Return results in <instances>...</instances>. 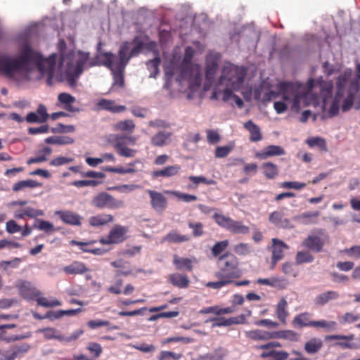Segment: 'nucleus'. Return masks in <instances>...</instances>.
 <instances>
[{"label": "nucleus", "instance_id": "nucleus-32", "mask_svg": "<svg viewBox=\"0 0 360 360\" xmlns=\"http://www.w3.org/2000/svg\"><path fill=\"white\" fill-rule=\"evenodd\" d=\"M228 354L226 349L219 347L212 353H207L200 356L197 360H224Z\"/></svg>", "mask_w": 360, "mask_h": 360}, {"label": "nucleus", "instance_id": "nucleus-35", "mask_svg": "<svg viewBox=\"0 0 360 360\" xmlns=\"http://www.w3.org/2000/svg\"><path fill=\"white\" fill-rule=\"evenodd\" d=\"M113 221V216L107 214H100L89 218V224L91 226H103Z\"/></svg>", "mask_w": 360, "mask_h": 360}, {"label": "nucleus", "instance_id": "nucleus-36", "mask_svg": "<svg viewBox=\"0 0 360 360\" xmlns=\"http://www.w3.org/2000/svg\"><path fill=\"white\" fill-rule=\"evenodd\" d=\"M269 220L274 225L285 228L289 224V220L284 217V214L278 211L273 212L269 217Z\"/></svg>", "mask_w": 360, "mask_h": 360}, {"label": "nucleus", "instance_id": "nucleus-14", "mask_svg": "<svg viewBox=\"0 0 360 360\" xmlns=\"http://www.w3.org/2000/svg\"><path fill=\"white\" fill-rule=\"evenodd\" d=\"M289 247L283 241L278 239H272V256H271V268L273 269L277 262L281 260L284 256V250L288 249Z\"/></svg>", "mask_w": 360, "mask_h": 360}, {"label": "nucleus", "instance_id": "nucleus-34", "mask_svg": "<svg viewBox=\"0 0 360 360\" xmlns=\"http://www.w3.org/2000/svg\"><path fill=\"white\" fill-rule=\"evenodd\" d=\"M173 264L176 269L182 271L187 270L191 271L193 270V264L191 259L188 258L180 257L176 255H174Z\"/></svg>", "mask_w": 360, "mask_h": 360}, {"label": "nucleus", "instance_id": "nucleus-30", "mask_svg": "<svg viewBox=\"0 0 360 360\" xmlns=\"http://www.w3.org/2000/svg\"><path fill=\"white\" fill-rule=\"evenodd\" d=\"M340 297L337 291L328 290L318 295L315 298V304L319 306H323L331 300L338 299Z\"/></svg>", "mask_w": 360, "mask_h": 360}, {"label": "nucleus", "instance_id": "nucleus-38", "mask_svg": "<svg viewBox=\"0 0 360 360\" xmlns=\"http://www.w3.org/2000/svg\"><path fill=\"white\" fill-rule=\"evenodd\" d=\"M74 139L66 136H53L45 139L44 142L47 144L68 145L74 143Z\"/></svg>", "mask_w": 360, "mask_h": 360}, {"label": "nucleus", "instance_id": "nucleus-10", "mask_svg": "<svg viewBox=\"0 0 360 360\" xmlns=\"http://www.w3.org/2000/svg\"><path fill=\"white\" fill-rule=\"evenodd\" d=\"M91 205L98 209H115L122 207L124 202L115 199L112 195L106 192H101L93 198Z\"/></svg>", "mask_w": 360, "mask_h": 360}, {"label": "nucleus", "instance_id": "nucleus-27", "mask_svg": "<svg viewBox=\"0 0 360 360\" xmlns=\"http://www.w3.org/2000/svg\"><path fill=\"white\" fill-rule=\"evenodd\" d=\"M171 136V132L161 131L151 137L150 142L155 147H162L170 142Z\"/></svg>", "mask_w": 360, "mask_h": 360}, {"label": "nucleus", "instance_id": "nucleus-58", "mask_svg": "<svg viewBox=\"0 0 360 360\" xmlns=\"http://www.w3.org/2000/svg\"><path fill=\"white\" fill-rule=\"evenodd\" d=\"M341 252L347 255L350 257L359 259L360 258V245H354L349 248H345L341 250Z\"/></svg>", "mask_w": 360, "mask_h": 360}, {"label": "nucleus", "instance_id": "nucleus-47", "mask_svg": "<svg viewBox=\"0 0 360 360\" xmlns=\"http://www.w3.org/2000/svg\"><path fill=\"white\" fill-rule=\"evenodd\" d=\"M337 323L333 321L319 320V321H311L310 327L316 328H325V329H335L336 328Z\"/></svg>", "mask_w": 360, "mask_h": 360}, {"label": "nucleus", "instance_id": "nucleus-19", "mask_svg": "<svg viewBox=\"0 0 360 360\" xmlns=\"http://www.w3.org/2000/svg\"><path fill=\"white\" fill-rule=\"evenodd\" d=\"M218 70V57L208 56L206 59L205 79L207 82H212Z\"/></svg>", "mask_w": 360, "mask_h": 360}, {"label": "nucleus", "instance_id": "nucleus-54", "mask_svg": "<svg viewBox=\"0 0 360 360\" xmlns=\"http://www.w3.org/2000/svg\"><path fill=\"white\" fill-rule=\"evenodd\" d=\"M34 316L39 319H49L51 321L59 319L63 317L62 310L49 311L44 316L34 314Z\"/></svg>", "mask_w": 360, "mask_h": 360}, {"label": "nucleus", "instance_id": "nucleus-7", "mask_svg": "<svg viewBox=\"0 0 360 360\" xmlns=\"http://www.w3.org/2000/svg\"><path fill=\"white\" fill-rule=\"evenodd\" d=\"M22 69V53L17 57L0 56V74L8 78H13Z\"/></svg>", "mask_w": 360, "mask_h": 360}, {"label": "nucleus", "instance_id": "nucleus-15", "mask_svg": "<svg viewBox=\"0 0 360 360\" xmlns=\"http://www.w3.org/2000/svg\"><path fill=\"white\" fill-rule=\"evenodd\" d=\"M148 193L150 198V204L153 209L158 212H163L167 207V198L160 192L148 190Z\"/></svg>", "mask_w": 360, "mask_h": 360}, {"label": "nucleus", "instance_id": "nucleus-44", "mask_svg": "<svg viewBox=\"0 0 360 360\" xmlns=\"http://www.w3.org/2000/svg\"><path fill=\"white\" fill-rule=\"evenodd\" d=\"M161 63L160 58L156 56L153 59L146 63L147 68L150 71V77H155L159 72V65Z\"/></svg>", "mask_w": 360, "mask_h": 360}, {"label": "nucleus", "instance_id": "nucleus-8", "mask_svg": "<svg viewBox=\"0 0 360 360\" xmlns=\"http://www.w3.org/2000/svg\"><path fill=\"white\" fill-rule=\"evenodd\" d=\"M213 219L219 226L233 234H246L250 231V228L242 221L233 220L229 217L215 213Z\"/></svg>", "mask_w": 360, "mask_h": 360}, {"label": "nucleus", "instance_id": "nucleus-53", "mask_svg": "<svg viewBox=\"0 0 360 360\" xmlns=\"http://www.w3.org/2000/svg\"><path fill=\"white\" fill-rule=\"evenodd\" d=\"M229 245L227 240L217 242L212 248V253L214 257L219 256Z\"/></svg>", "mask_w": 360, "mask_h": 360}, {"label": "nucleus", "instance_id": "nucleus-2", "mask_svg": "<svg viewBox=\"0 0 360 360\" xmlns=\"http://www.w3.org/2000/svg\"><path fill=\"white\" fill-rule=\"evenodd\" d=\"M57 55L53 53L48 58L32 50L24 40V72L38 70L41 75H46V84H53Z\"/></svg>", "mask_w": 360, "mask_h": 360}, {"label": "nucleus", "instance_id": "nucleus-29", "mask_svg": "<svg viewBox=\"0 0 360 360\" xmlns=\"http://www.w3.org/2000/svg\"><path fill=\"white\" fill-rule=\"evenodd\" d=\"M323 345L322 340L319 338H312L305 342L304 349L307 354H315L321 349Z\"/></svg>", "mask_w": 360, "mask_h": 360}, {"label": "nucleus", "instance_id": "nucleus-51", "mask_svg": "<svg viewBox=\"0 0 360 360\" xmlns=\"http://www.w3.org/2000/svg\"><path fill=\"white\" fill-rule=\"evenodd\" d=\"M342 97V96L335 94L334 100L331 103L328 112V116L330 117H333L338 114L340 109V103L341 101Z\"/></svg>", "mask_w": 360, "mask_h": 360}, {"label": "nucleus", "instance_id": "nucleus-52", "mask_svg": "<svg viewBox=\"0 0 360 360\" xmlns=\"http://www.w3.org/2000/svg\"><path fill=\"white\" fill-rule=\"evenodd\" d=\"M234 252L242 256H245L250 253L251 248L248 243H240L233 247Z\"/></svg>", "mask_w": 360, "mask_h": 360}, {"label": "nucleus", "instance_id": "nucleus-12", "mask_svg": "<svg viewBox=\"0 0 360 360\" xmlns=\"http://www.w3.org/2000/svg\"><path fill=\"white\" fill-rule=\"evenodd\" d=\"M127 232V227L117 224L110 230L107 238H102L99 241L103 245L118 244L126 239L125 235Z\"/></svg>", "mask_w": 360, "mask_h": 360}, {"label": "nucleus", "instance_id": "nucleus-28", "mask_svg": "<svg viewBox=\"0 0 360 360\" xmlns=\"http://www.w3.org/2000/svg\"><path fill=\"white\" fill-rule=\"evenodd\" d=\"M260 169L263 175L268 179H274L279 174L278 165L271 162H263L261 165Z\"/></svg>", "mask_w": 360, "mask_h": 360}, {"label": "nucleus", "instance_id": "nucleus-63", "mask_svg": "<svg viewBox=\"0 0 360 360\" xmlns=\"http://www.w3.org/2000/svg\"><path fill=\"white\" fill-rule=\"evenodd\" d=\"M98 184L99 182L95 180H78L72 182L71 185L81 188L84 186H96Z\"/></svg>", "mask_w": 360, "mask_h": 360}, {"label": "nucleus", "instance_id": "nucleus-55", "mask_svg": "<svg viewBox=\"0 0 360 360\" xmlns=\"http://www.w3.org/2000/svg\"><path fill=\"white\" fill-rule=\"evenodd\" d=\"M207 142L210 144H216L219 142L221 136L217 130L207 129L206 131Z\"/></svg>", "mask_w": 360, "mask_h": 360}, {"label": "nucleus", "instance_id": "nucleus-17", "mask_svg": "<svg viewBox=\"0 0 360 360\" xmlns=\"http://www.w3.org/2000/svg\"><path fill=\"white\" fill-rule=\"evenodd\" d=\"M245 317L243 315L237 317H231L226 319L225 317H214L207 320L205 322L212 321V328L221 327V326H229L233 324L243 323Z\"/></svg>", "mask_w": 360, "mask_h": 360}, {"label": "nucleus", "instance_id": "nucleus-48", "mask_svg": "<svg viewBox=\"0 0 360 360\" xmlns=\"http://www.w3.org/2000/svg\"><path fill=\"white\" fill-rule=\"evenodd\" d=\"M320 215L319 211L316 212H307L301 214L298 218L303 224H307L309 223H316V219Z\"/></svg>", "mask_w": 360, "mask_h": 360}, {"label": "nucleus", "instance_id": "nucleus-61", "mask_svg": "<svg viewBox=\"0 0 360 360\" xmlns=\"http://www.w3.org/2000/svg\"><path fill=\"white\" fill-rule=\"evenodd\" d=\"M139 160H136L133 162H130L128 164V168H124L123 167H116V173L124 174H134L136 172V169L134 168V166L136 163H139Z\"/></svg>", "mask_w": 360, "mask_h": 360}, {"label": "nucleus", "instance_id": "nucleus-16", "mask_svg": "<svg viewBox=\"0 0 360 360\" xmlns=\"http://www.w3.org/2000/svg\"><path fill=\"white\" fill-rule=\"evenodd\" d=\"M285 154V150L280 146L269 145L262 150L257 152L255 157L259 160H266L274 156H280Z\"/></svg>", "mask_w": 360, "mask_h": 360}, {"label": "nucleus", "instance_id": "nucleus-24", "mask_svg": "<svg viewBox=\"0 0 360 360\" xmlns=\"http://www.w3.org/2000/svg\"><path fill=\"white\" fill-rule=\"evenodd\" d=\"M181 169V167L179 165L167 166L162 169L154 171L152 173V177L153 179L162 177H172L177 175Z\"/></svg>", "mask_w": 360, "mask_h": 360}, {"label": "nucleus", "instance_id": "nucleus-18", "mask_svg": "<svg viewBox=\"0 0 360 360\" xmlns=\"http://www.w3.org/2000/svg\"><path fill=\"white\" fill-rule=\"evenodd\" d=\"M96 107L98 110H107L112 113H120L126 110L124 105H117L115 101L105 98L100 99L96 103Z\"/></svg>", "mask_w": 360, "mask_h": 360}, {"label": "nucleus", "instance_id": "nucleus-31", "mask_svg": "<svg viewBox=\"0 0 360 360\" xmlns=\"http://www.w3.org/2000/svg\"><path fill=\"white\" fill-rule=\"evenodd\" d=\"M311 314L309 312H303L297 314L294 317L292 323L295 328H302L304 327H310L311 322Z\"/></svg>", "mask_w": 360, "mask_h": 360}, {"label": "nucleus", "instance_id": "nucleus-3", "mask_svg": "<svg viewBox=\"0 0 360 360\" xmlns=\"http://www.w3.org/2000/svg\"><path fill=\"white\" fill-rule=\"evenodd\" d=\"M89 59V53L81 51L77 52V57L74 60L73 53L61 54L60 58V66L66 65L65 74L68 84L75 87L77 85V80L84 71V68Z\"/></svg>", "mask_w": 360, "mask_h": 360}, {"label": "nucleus", "instance_id": "nucleus-21", "mask_svg": "<svg viewBox=\"0 0 360 360\" xmlns=\"http://www.w3.org/2000/svg\"><path fill=\"white\" fill-rule=\"evenodd\" d=\"M168 281L172 285L181 289L187 288L190 283L188 277L183 274L174 273L168 276Z\"/></svg>", "mask_w": 360, "mask_h": 360}, {"label": "nucleus", "instance_id": "nucleus-11", "mask_svg": "<svg viewBox=\"0 0 360 360\" xmlns=\"http://www.w3.org/2000/svg\"><path fill=\"white\" fill-rule=\"evenodd\" d=\"M39 295L40 292L37 289L28 288L24 282V299L34 300L36 298L37 304L44 307H55L62 304L61 302L57 299L49 300L47 298Z\"/></svg>", "mask_w": 360, "mask_h": 360}, {"label": "nucleus", "instance_id": "nucleus-20", "mask_svg": "<svg viewBox=\"0 0 360 360\" xmlns=\"http://www.w3.org/2000/svg\"><path fill=\"white\" fill-rule=\"evenodd\" d=\"M56 215L59 216L60 219L65 223L72 226L81 225V217L71 211H56Z\"/></svg>", "mask_w": 360, "mask_h": 360}, {"label": "nucleus", "instance_id": "nucleus-60", "mask_svg": "<svg viewBox=\"0 0 360 360\" xmlns=\"http://www.w3.org/2000/svg\"><path fill=\"white\" fill-rule=\"evenodd\" d=\"M233 150V146H218L215 150V157L217 158H223L226 157Z\"/></svg>", "mask_w": 360, "mask_h": 360}, {"label": "nucleus", "instance_id": "nucleus-1", "mask_svg": "<svg viewBox=\"0 0 360 360\" xmlns=\"http://www.w3.org/2000/svg\"><path fill=\"white\" fill-rule=\"evenodd\" d=\"M143 43L139 37H135L131 42H123L119 49L117 58L111 52H100L95 58L96 61L90 63V66L103 65L110 70L113 75V84L123 87L124 71L131 58L139 56L143 50Z\"/></svg>", "mask_w": 360, "mask_h": 360}, {"label": "nucleus", "instance_id": "nucleus-37", "mask_svg": "<svg viewBox=\"0 0 360 360\" xmlns=\"http://www.w3.org/2000/svg\"><path fill=\"white\" fill-rule=\"evenodd\" d=\"M188 180L192 183L186 186L188 190L196 189L200 184H205L207 185H212L215 184V181L212 179H208L202 176H189Z\"/></svg>", "mask_w": 360, "mask_h": 360}, {"label": "nucleus", "instance_id": "nucleus-41", "mask_svg": "<svg viewBox=\"0 0 360 360\" xmlns=\"http://www.w3.org/2000/svg\"><path fill=\"white\" fill-rule=\"evenodd\" d=\"M115 130L131 133L135 129V124L131 120L117 122L113 126Z\"/></svg>", "mask_w": 360, "mask_h": 360}, {"label": "nucleus", "instance_id": "nucleus-26", "mask_svg": "<svg viewBox=\"0 0 360 360\" xmlns=\"http://www.w3.org/2000/svg\"><path fill=\"white\" fill-rule=\"evenodd\" d=\"M63 271L66 274L76 275L83 274L89 271V269L84 263L79 261H74L70 264L64 266Z\"/></svg>", "mask_w": 360, "mask_h": 360}, {"label": "nucleus", "instance_id": "nucleus-50", "mask_svg": "<svg viewBox=\"0 0 360 360\" xmlns=\"http://www.w3.org/2000/svg\"><path fill=\"white\" fill-rule=\"evenodd\" d=\"M307 144L310 147L318 146L323 151H327V144L324 139L321 137H313L307 139Z\"/></svg>", "mask_w": 360, "mask_h": 360}, {"label": "nucleus", "instance_id": "nucleus-56", "mask_svg": "<svg viewBox=\"0 0 360 360\" xmlns=\"http://www.w3.org/2000/svg\"><path fill=\"white\" fill-rule=\"evenodd\" d=\"M188 225L193 230V235L195 237H200L203 235V224L201 222H188Z\"/></svg>", "mask_w": 360, "mask_h": 360}, {"label": "nucleus", "instance_id": "nucleus-57", "mask_svg": "<svg viewBox=\"0 0 360 360\" xmlns=\"http://www.w3.org/2000/svg\"><path fill=\"white\" fill-rule=\"evenodd\" d=\"M73 160H74V159L71 158L58 156V157H56V158H53V160H51V162H49V165L51 166L58 167V166H61V165L72 162Z\"/></svg>", "mask_w": 360, "mask_h": 360}, {"label": "nucleus", "instance_id": "nucleus-42", "mask_svg": "<svg viewBox=\"0 0 360 360\" xmlns=\"http://www.w3.org/2000/svg\"><path fill=\"white\" fill-rule=\"evenodd\" d=\"M314 260V256L307 250L299 251L295 255V263L297 265L311 263Z\"/></svg>", "mask_w": 360, "mask_h": 360}, {"label": "nucleus", "instance_id": "nucleus-45", "mask_svg": "<svg viewBox=\"0 0 360 360\" xmlns=\"http://www.w3.org/2000/svg\"><path fill=\"white\" fill-rule=\"evenodd\" d=\"M165 193L176 197L179 200L185 202H191L197 200L198 197L195 195L181 193L176 191H166Z\"/></svg>", "mask_w": 360, "mask_h": 360}, {"label": "nucleus", "instance_id": "nucleus-62", "mask_svg": "<svg viewBox=\"0 0 360 360\" xmlns=\"http://www.w3.org/2000/svg\"><path fill=\"white\" fill-rule=\"evenodd\" d=\"M355 96L353 93H349L342 105V110L347 112L352 107Z\"/></svg>", "mask_w": 360, "mask_h": 360}, {"label": "nucleus", "instance_id": "nucleus-23", "mask_svg": "<svg viewBox=\"0 0 360 360\" xmlns=\"http://www.w3.org/2000/svg\"><path fill=\"white\" fill-rule=\"evenodd\" d=\"M245 336L255 341H264L273 339V332L255 329L245 332Z\"/></svg>", "mask_w": 360, "mask_h": 360}, {"label": "nucleus", "instance_id": "nucleus-40", "mask_svg": "<svg viewBox=\"0 0 360 360\" xmlns=\"http://www.w3.org/2000/svg\"><path fill=\"white\" fill-rule=\"evenodd\" d=\"M190 240V237L187 235H181L178 233L176 231H169L164 238V240L174 243H180L183 242H186Z\"/></svg>", "mask_w": 360, "mask_h": 360}, {"label": "nucleus", "instance_id": "nucleus-9", "mask_svg": "<svg viewBox=\"0 0 360 360\" xmlns=\"http://www.w3.org/2000/svg\"><path fill=\"white\" fill-rule=\"evenodd\" d=\"M328 237L323 233V230L317 231L316 234L309 235L303 241L302 246L314 252H321L328 240Z\"/></svg>", "mask_w": 360, "mask_h": 360}, {"label": "nucleus", "instance_id": "nucleus-43", "mask_svg": "<svg viewBox=\"0 0 360 360\" xmlns=\"http://www.w3.org/2000/svg\"><path fill=\"white\" fill-rule=\"evenodd\" d=\"M350 74L345 72L343 74H341L337 78L336 86H337V92L336 95H339L340 96H343L344 89L347 83V81L349 78Z\"/></svg>", "mask_w": 360, "mask_h": 360}, {"label": "nucleus", "instance_id": "nucleus-46", "mask_svg": "<svg viewBox=\"0 0 360 360\" xmlns=\"http://www.w3.org/2000/svg\"><path fill=\"white\" fill-rule=\"evenodd\" d=\"M41 331L43 333L44 338L47 340L56 339L60 341L65 340V336L60 334L56 328H46L41 329Z\"/></svg>", "mask_w": 360, "mask_h": 360}, {"label": "nucleus", "instance_id": "nucleus-13", "mask_svg": "<svg viewBox=\"0 0 360 360\" xmlns=\"http://www.w3.org/2000/svg\"><path fill=\"white\" fill-rule=\"evenodd\" d=\"M110 141L113 143V147L120 156L133 158L136 154V150L127 147L124 136L111 135Z\"/></svg>", "mask_w": 360, "mask_h": 360}, {"label": "nucleus", "instance_id": "nucleus-33", "mask_svg": "<svg viewBox=\"0 0 360 360\" xmlns=\"http://www.w3.org/2000/svg\"><path fill=\"white\" fill-rule=\"evenodd\" d=\"M300 335L292 330L273 331V339H283L292 342H297Z\"/></svg>", "mask_w": 360, "mask_h": 360}, {"label": "nucleus", "instance_id": "nucleus-25", "mask_svg": "<svg viewBox=\"0 0 360 360\" xmlns=\"http://www.w3.org/2000/svg\"><path fill=\"white\" fill-rule=\"evenodd\" d=\"M58 101L63 104V108L68 112H79L78 108L72 106V103L76 101L75 98L68 93H60L58 96Z\"/></svg>", "mask_w": 360, "mask_h": 360}, {"label": "nucleus", "instance_id": "nucleus-6", "mask_svg": "<svg viewBox=\"0 0 360 360\" xmlns=\"http://www.w3.org/2000/svg\"><path fill=\"white\" fill-rule=\"evenodd\" d=\"M245 76L246 70L244 68L227 64L223 68L219 84H225L235 91H238L243 84Z\"/></svg>", "mask_w": 360, "mask_h": 360}, {"label": "nucleus", "instance_id": "nucleus-64", "mask_svg": "<svg viewBox=\"0 0 360 360\" xmlns=\"http://www.w3.org/2000/svg\"><path fill=\"white\" fill-rule=\"evenodd\" d=\"M27 131L29 134L31 135L46 134L49 131V126L48 124H44L38 127H30Z\"/></svg>", "mask_w": 360, "mask_h": 360}, {"label": "nucleus", "instance_id": "nucleus-39", "mask_svg": "<svg viewBox=\"0 0 360 360\" xmlns=\"http://www.w3.org/2000/svg\"><path fill=\"white\" fill-rule=\"evenodd\" d=\"M288 302L285 299L282 298L278 303L276 309V315L278 319L282 322L285 323L286 318L288 316L287 311Z\"/></svg>", "mask_w": 360, "mask_h": 360}, {"label": "nucleus", "instance_id": "nucleus-4", "mask_svg": "<svg viewBox=\"0 0 360 360\" xmlns=\"http://www.w3.org/2000/svg\"><path fill=\"white\" fill-rule=\"evenodd\" d=\"M219 271L215 276L218 278H225L229 282L233 283L235 278H238L242 275V271L239 268L238 258L231 253L226 252L219 257Z\"/></svg>", "mask_w": 360, "mask_h": 360}, {"label": "nucleus", "instance_id": "nucleus-49", "mask_svg": "<svg viewBox=\"0 0 360 360\" xmlns=\"http://www.w3.org/2000/svg\"><path fill=\"white\" fill-rule=\"evenodd\" d=\"M21 263V259L15 258L11 261H1L0 262V267L4 271L11 272L13 269H16L20 266Z\"/></svg>", "mask_w": 360, "mask_h": 360}, {"label": "nucleus", "instance_id": "nucleus-59", "mask_svg": "<svg viewBox=\"0 0 360 360\" xmlns=\"http://www.w3.org/2000/svg\"><path fill=\"white\" fill-rule=\"evenodd\" d=\"M182 357L181 354H176L169 351H162L158 356L159 360H168L172 358L174 360H179Z\"/></svg>", "mask_w": 360, "mask_h": 360}, {"label": "nucleus", "instance_id": "nucleus-22", "mask_svg": "<svg viewBox=\"0 0 360 360\" xmlns=\"http://www.w3.org/2000/svg\"><path fill=\"white\" fill-rule=\"evenodd\" d=\"M243 126L244 128L250 133V141L258 142L262 140L263 136L259 127L254 123L251 120L245 122Z\"/></svg>", "mask_w": 360, "mask_h": 360}, {"label": "nucleus", "instance_id": "nucleus-5", "mask_svg": "<svg viewBox=\"0 0 360 360\" xmlns=\"http://www.w3.org/2000/svg\"><path fill=\"white\" fill-rule=\"evenodd\" d=\"M278 92L270 91L266 94L269 100L276 98L282 95L283 99L291 104V109L297 111L300 109L301 95L300 93V85L289 82H283L278 84Z\"/></svg>", "mask_w": 360, "mask_h": 360}]
</instances>
